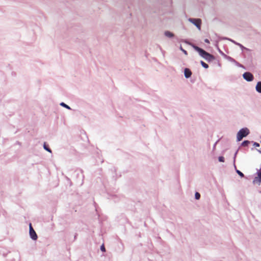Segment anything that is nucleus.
<instances>
[{
    "instance_id": "14",
    "label": "nucleus",
    "mask_w": 261,
    "mask_h": 261,
    "mask_svg": "<svg viewBox=\"0 0 261 261\" xmlns=\"http://www.w3.org/2000/svg\"><path fill=\"white\" fill-rule=\"evenodd\" d=\"M60 105L68 109H70V108L68 106H67V105L64 103V102H61Z\"/></svg>"
},
{
    "instance_id": "11",
    "label": "nucleus",
    "mask_w": 261,
    "mask_h": 261,
    "mask_svg": "<svg viewBox=\"0 0 261 261\" xmlns=\"http://www.w3.org/2000/svg\"><path fill=\"white\" fill-rule=\"evenodd\" d=\"M200 63H201V65L202 66V67H203L204 68H207L208 67V65L207 64H206L205 62H204L203 61H201L200 62Z\"/></svg>"
},
{
    "instance_id": "12",
    "label": "nucleus",
    "mask_w": 261,
    "mask_h": 261,
    "mask_svg": "<svg viewBox=\"0 0 261 261\" xmlns=\"http://www.w3.org/2000/svg\"><path fill=\"white\" fill-rule=\"evenodd\" d=\"M236 172L241 177H244V174L242 172L239 171V170H237Z\"/></svg>"
},
{
    "instance_id": "19",
    "label": "nucleus",
    "mask_w": 261,
    "mask_h": 261,
    "mask_svg": "<svg viewBox=\"0 0 261 261\" xmlns=\"http://www.w3.org/2000/svg\"><path fill=\"white\" fill-rule=\"evenodd\" d=\"M253 145L255 147H259V144L258 143H256V142H254V144H253Z\"/></svg>"
},
{
    "instance_id": "8",
    "label": "nucleus",
    "mask_w": 261,
    "mask_h": 261,
    "mask_svg": "<svg viewBox=\"0 0 261 261\" xmlns=\"http://www.w3.org/2000/svg\"><path fill=\"white\" fill-rule=\"evenodd\" d=\"M261 182V180H259V177L257 176V177H255L253 181V182L254 184H257L259 185Z\"/></svg>"
},
{
    "instance_id": "10",
    "label": "nucleus",
    "mask_w": 261,
    "mask_h": 261,
    "mask_svg": "<svg viewBox=\"0 0 261 261\" xmlns=\"http://www.w3.org/2000/svg\"><path fill=\"white\" fill-rule=\"evenodd\" d=\"M250 143V142L249 141H244L242 143V146H247L248 145V144Z\"/></svg>"
},
{
    "instance_id": "5",
    "label": "nucleus",
    "mask_w": 261,
    "mask_h": 261,
    "mask_svg": "<svg viewBox=\"0 0 261 261\" xmlns=\"http://www.w3.org/2000/svg\"><path fill=\"white\" fill-rule=\"evenodd\" d=\"M243 76L245 80L248 82L252 81L253 80V75L252 73L249 72H245L243 74Z\"/></svg>"
},
{
    "instance_id": "20",
    "label": "nucleus",
    "mask_w": 261,
    "mask_h": 261,
    "mask_svg": "<svg viewBox=\"0 0 261 261\" xmlns=\"http://www.w3.org/2000/svg\"><path fill=\"white\" fill-rule=\"evenodd\" d=\"M204 41H205V42H206V43H210L209 40H208L207 39H205L204 40Z\"/></svg>"
},
{
    "instance_id": "9",
    "label": "nucleus",
    "mask_w": 261,
    "mask_h": 261,
    "mask_svg": "<svg viewBox=\"0 0 261 261\" xmlns=\"http://www.w3.org/2000/svg\"><path fill=\"white\" fill-rule=\"evenodd\" d=\"M165 35L168 37H172L173 36V34L172 33L168 31L165 32Z\"/></svg>"
},
{
    "instance_id": "2",
    "label": "nucleus",
    "mask_w": 261,
    "mask_h": 261,
    "mask_svg": "<svg viewBox=\"0 0 261 261\" xmlns=\"http://www.w3.org/2000/svg\"><path fill=\"white\" fill-rule=\"evenodd\" d=\"M249 133L247 128H243L240 129L237 134V140L240 141L244 137L247 136Z\"/></svg>"
},
{
    "instance_id": "21",
    "label": "nucleus",
    "mask_w": 261,
    "mask_h": 261,
    "mask_svg": "<svg viewBox=\"0 0 261 261\" xmlns=\"http://www.w3.org/2000/svg\"><path fill=\"white\" fill-rule=\"evenodd\" d=\"M182 50L185 55H187L188 54L186 50Z\"/></svg>"
},
{
    "instance_id": "4",
    "label": "nucleus",
    "mask_w": 261,
    "mask_h": 261,
    "mask_svg": "<svg viewBox=\"0 0 261 261\" xmlns=\"http://www.w3.org/2000/svg\"><path fill=\"white\" fill-rule=\"evenodd\" d=\"M29 228H30V235L31 238L34 240H36L37 239V235L35 231L34 230L33 228L32 227L31 224H30Z\"/></svg>"
},
{
    "instance_id": "22",
    "label": "nucleus",
    "mask_w": 261,
    "mask_h": 261,
    "mask_svg": "<svg viewBox=\"0 0 261 261\" xmlns=\"http://www.w3.org/2000/svg\"><path fill=\"white\" fill-rule=\"evenodd\" d=\"M195 49H201V48L198 47H195Z\"/></svg>"
},
{
    "instance_id": "18",
    "label": "nucleus",
    "mask_w": 261,
    "mask_h": 261,
    "mask_svg": "<svg viewBox=\"0 0 261 261\" xmlns=\"http://www.w3.org/2000/svg\"><path fill=\"white\" fill-rule=\"evenodd\" d=\"M100 249L103 252H105L106 251V249H105V247L103 245H102V246H101L100 247Z\"/></svg>"
},
{
    "instance_id": "16",
    "label": "nucleus",
    "mask_w": 261,
    "mask_h": 261,
    "mask_svg": "<svg viewBox=\"0 0 261 261\" xmlns=\"http://www.w3.org/2000/svg\"><path fill=\"white\" fill-rule=\"evenodd\" d=\"M219 161L221 162H224V158L223 156H219Z\"/></svg>"
},
{
    "instance_id": "3",
    "label": "nucleus",
    "mask_w": 261,
    "mask_h": 261,
    "mask_svg": "<svg viewBox=\"0 0 261 261\" xmlns=\"http://www.w3.org/2000/svg\"><path fill=\"white\" fill-rule=\"evenodd\" d=\"M189 21L195 25L198 30L201 29V20L200 19L189 18Z\"/></svg>"
},
{
    "instance_id": "1",
    "label": "nucleus",
    "mask_w": 261,
    "mask_h": 261,
    "mask_svg": "<svg viewBox=\"0 0 261 261\" xmlns=\"http://www.w3.org/2000/svg\"><path fill=\"white\" fill-rule=\"evenodd\" d=\"M199 52V54L205 60H206L207 61H212L215 59V57L208 54V53L206 52L204 50H197Z\"/></svg>"
},
{
    "instance_id": "17",
    "label": "nucleus",
    "mask_w": 261,
    "mask_h": 261,
    "mask_svg": "<svg viewBox=\"0 0 261 261\" xmlns=\"http://www.w3.org/2000/svg\"><path fill=\"white\" fill-rule=\"evenodd\" d=\"M257 176L259 177V180H261V169L258 171Z\"/></svg>"
},
{
    "instance_id": "7",
    "label": "nucleus",
    "mask_w": 261,
    "mask_h": 261,
    "mask_svg": "<svg viewBox=\"0 0 261 261\" xmlns=\"http://www.w3.org/2000/svg\"><path fill=\"white\" fill-rule=\"evenodd\" d=\"M256 90L258 92L261 93V82H259L257 83L256 86Z\"/></svg>"
},
{
    "instance_id": "15",
    "label": "nucleus",
    "mask_w": 261,
    "mask_h": 261,
    "mask_svg": "<svg viewBox=\"0 0 261 261\" xmlns=\"http://www.w3.org/2000/svg\"><path fill=\"white\" fill-rule=\"evenodd\" d=\"M195 198L197 200L199 199L200 197V194L198 192H196L195 193Z\"/></svg>"
},
{
    "instance_id": "6",
    "label": "nucleus",
    "mask_w": 261,
    "mask_h": 261,
    "mask_svg": "<svg viewBox=\"0 0 261 261\" xmlns=\"http://www.w3.org/2000/svg\"><path fill=\"white\" fill-rule=\"evenodd\" d=\"M184 74L186 78H189L191 76L192 72L189 68H185L184 70Z\"/></svg>"
},
{
    "instance_id": "13",
    "label": "nucleus",
    "mask_w": 261,
    "mask_h": 261,
    "mask_svg": "<svg viewBox=\"0 0 261 261\" xmlns=\"http://www.w3.org/2000/svg\"><path fill=\"white\" fill-rule=\"evenodd\" d=\"M44 148L47 151L51 152V150L47 146L45 143L44 144Z\"/></svg>"
}]
</instances>
